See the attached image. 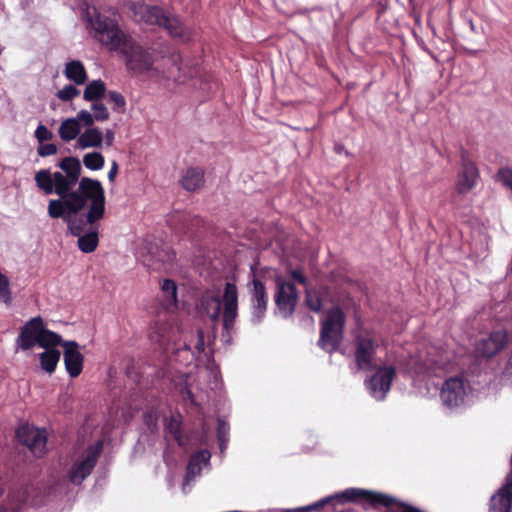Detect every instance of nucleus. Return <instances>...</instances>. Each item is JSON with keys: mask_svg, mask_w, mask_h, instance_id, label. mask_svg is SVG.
<instances>
[{"mask_svg": "<svg viewBox=\"0 0 512 512\" xmlns=\"http://www.w3.org/2000/svg\"><path fill=\"white\" fill-rule=\"evenodd\" d=\"M64 74L67 79L76 85H82L87 80V73L83 63L79 60H72L66 63Z\"/></svg>", "mask_w": 512, "mask_h": 512, "instance_id": "obj_26", "label": "nucleus"}, {"mask_svg": "<svg viewBox=\"0 0 512 512\" xmlns=\"http://www.w3.org/2000/svg\"><path fill=\"white\" fill-rule=\"evenodd\" d=\"M105 94H106V85L101 79H98V80H93L86 86L84 93H83V98L86 101H91L94 103V102H98L99 100H101L105 96Z\"/></svg>", "mask_w": 512, "mask_h": 512, "instance_id": "obj_32", "label": "nucleus"}, {"mask_svg": "<svg viewBox=\"0 0 512 512\" xmlns=\"http://www.w3.org/2000/svg\"><path fill=\"white\" fill-rule=\"evenodd\" d=\"M130 15L134 22L147 26L162 27L174 38L189 41L190 32L177 18H171L165 11L156 5H148L142 0L131 1L128 5Z\"/></svg>", "mask_w": 512, "mask_h": 512, "instance_id": "obj_4", "label": "nucleus"}, {"mask_svg": "<svg viewBox=\"0 0 512 512\" xmlns=\"http://www.w3.org/2000/svg\"><path fill=\"white\" fill-rule=\"evenodd\" d=\"M377 345L367 337H357L355 339V364L357 370L373 371L376 369L375 354Z\"/></svg>", "mask_w": 512, "mask_h": 512, "instance_id": "obj_15", "label": "nucleus"}, {"mask_svg": "<svg viewBox=\"0 0 512 512\" xmlns=\"http://www.w3.org/2000/svg\"><path fill=\"white\" fill-rule=\"evenodd\" d=\"M177 284L172 279H164L161 284L164 306L167 309L176 308L178 304Z\"/></svg>", "mask_w": 512, "mask_h": 512, "instance_id": "obj_28", "label": "nucleus"}, {"mask_svg": "<svg viewBox=\"0 0 512 512\" xmlns=\"http://www.w3.org/2000/svg\"><path fill=\"white\" fill-rule=\"evenodd\" d=\"M497 180L512 191V169L501 168L497 173Z\"/></svg>", "mask_w": 512, "mask_h": 512, "instance_id": "obj_42", "label": "nucleus"}, {"mask_svg": "<svg viewBox=\"0 0 512 512\" xmlns=\"http://www.w3.org/2000/svg\"><path fill=\"white\" fill-rule=\"evenodd\" d=\"M103 139H105V143L108 147L112 146L115 139V133L112 129H106L105 134H103Z\"/></svg>", "mask_w": 512, "mask_h": 512, "instance_id": "obj_49", "label": "nucleus"}, {"mask_svg": "<svg viewBox=\"0 0 512 512\" xmlns=\"http://www.w3.org/2000/svg\"><path fill=\"white\" fill-rule=\"evenodd\" d=\"M250 288L251 323L260 324L267 311L268 295L264 283L253 276Z\"/></svg>", "mask_w": 512, "mask_h": 512, "instance_id": "obj_13", "label": "nucleus"}, {"mask_svg": "<svg viewBox=\"0 0 512 512\" xmlns=\"http://www.w3.org/2000/svg\"><path fill=\"white\" fill-rule=\"evenodd\" d=\"M512 495L506 494L498 489V491L490 498V506L488 512H511Z\"/></svg>", "mask_w": 512, "mask_h": 512, "instance_id": "obj_27", "label": "nucleus"}, {"mask_svg": "<svg viewBox=\"0 0 512 512\" xmlns=\"http://www.w3.org/2000/svg\"><path fill=\"white\" fill-rule=\"evenodd\" d=\"M34 136L39 143H43L44 141L52 139L53 133L50 130H48V128L45 125L40 123L35 130Z\"/></svg>", "mask_w": 512, "mask_h": 512, "instance_id": "obj_43", "label": "nucleus"}, {"mask_svg": "<svg viewBox=\"0 0 512 512\" xmlns=\"http://www.w3.org/2000/svg\"><path fill=\"white\" fill-rule=\"evenodd\" d=\"M181 395L184 400H189L192 404L196 405L194 395L187 386L181 389Z\"/></svg>", "mask_w": 512, "mask_h": 512, "instance_id": "obj_48", "label": "nucleus"}, {"mask_svg": "<svg viewBox=\"0 0 512 512\" xmlns=\"http://www.w3.org/2000/svg\"><path fill=\"white\" fill-rule=\"evenodd\" d=\"M92 37L110 52H117L132 36L119 25L116 13L105 14L96 8L88 9L85 16Z\"/></svg>", "mask_w": 512, "mask_h": 512, "instance_id": "obj_3", "label": "nucleus"}, {"mask_svg": "<svg viewBox=\"0 0 512 512\" xmlns=\"http://www.w3.org/2000/svg\"><path fill=\"white\" fill-rule=\"evenodd\" d=\"M118 169H119V167H118L117 162L116 161H112L111 168H110V170L108 172V175H107L108 176V180L110 182H114L115 177H116V175L118 173Z\"/></svg>", "mask_w": 512, "mask_h": 512, "instance_id": "obj_50", "label": "nucleus"}, {"mask_svg": "<svg viewBox=\"0 0 512 512\" xmlns=\"http://www.w3.org/2000/svg\"><path fill=\"white\" fill-rule=\"evenodd\" d=\"M16 437L19 442L26 446L36 457L44 454L47 443L45 429H40L28 424L21 425L16 429Z\"/></svg>", "mask_w": 512, "mask_h": 512, "instance_id": "obj_11", "label": "nucleus"}, {"mask_svg": "<svg viewBox=\"0 0 512 512\" xmlns=\"http://www.w3.org/2000/svg\"><path fill=\"white\" fill-rule=\"evenodd\" d=\"M204 182V171L199 167L188 168L180 180L181 186L190 192L201 188Z\"/></svg>", "mask_w": 512, "mask_h": 512, "instance_id": "obj_24", "label": "nucleus"}, {"mask_svg": "<svg viewBox=\"0 0 512 512\" xmlns=\"http://www.w3.org/2000/svg\"><path fill=\"white\" fill-rule=\"evenodd\" d=\"M335 149H336V152H337V153H340V151L343 149V146L336 145V146H335Z\"/></svg>", "mask_w": 512, "mask_h": 512, "instance_id": "obj_52", "label": "nucleus"}, {"mask_svg": "<svg viewBox=\"0 0 512 512\" xmlns=\"http://www.w3.org/2000/svg\"><path fill=\"white\" fill-rule=\"evenodd\" d=\"M469 26H470L471 31H473V32H477V31H476V27H475V25H474V23H473V21H472V20H470V21H469Z\"/></svg>", "mask_w": 512, "mask_h": 512, "instance_id": "obj_51", "label": "nucleus"}, {"mask_svg": "<svg viewBox=\"0 0 512 512\" xmlns=\"http://www.w3.org/2000/svg\"><path fill=\"white\" fill-rule=\"evenodd\" d=\"M103 133L97 127L87 128L77 138V147L80 149L101 147Z\"/></svg>", "mask_w": 512, "mask_h": 512, "instance_id": "obj_25", "label": "nucleus"}, {"mask_svg": "<svg viewBox=\"0 0 512 512\" xmlns=\"http://www.w3.org/2000/svg\"><path fill=\"white\" fill-rule=\"evenodd\" d=\"M507 343L505 331H494L488 337H484L476 344V351L479 355L492 358L499 353Z\"/></svg>", "mask_w": 512, "mask_h": 512, "instance_id": "obj_20", "label": "nucleus"}, {"mask_svg": "<svg viewBox=\"0 0 512 512\" xmlns=\"http://www.w3.org/2000/svg\"><path fill=\"white\" fill-rule=\"evenodd\" d=\"M109 100L113 103V110L119 113L125 111L126 100L124 96L115 90H111L108 92Z\"/></svg>", "mask_w": 512, "mask_h": 512, "instance_id": "obj_37", "label": "nucleus"}, {"mask_svg": "<svg viewBox=\"0 0 512 512\" xmlns=\"http://www.w3.org/2000/svg\"><path fill=\"white\" fill-rule=\"evenodd\" d=\"M229 430L230 427L226 421L223 419H218L217 421V440L219 444V449L221 453H224L228 442H229Z\"/></svg>", "mask_w": 512, "mask_h": 512, "instance_id": "obj_36", "label": "nucleus"}, {"mask_svg": "<svg viewBox=\"0 0 512 512\" xmlns=\"http://www.w3.org/2000/svg\"><path fill=\"white\" fill-rule=\"evenodd\" d=\"M346 317L338 306L327 311L325 320L321 323L320 338L318 346L327 353L338 350L343 339V330Z\"/></svg>", "mask_w": 512, "mask_h": 512, "instance_id": "obj_5", "label": "nucleus"}, {"mask_svg": "<svg viewBox=\"0 0 512 512\" xmlns=\"http://www.w3.org/2000/svg\"><path fill=\"white\" fill-rule=\"evenodd\" d=\"M64 348L65 369L71 378L79 376L83 369V355L79 351V345L76 341L65 340L62 343Z\"/></svg>", "mask_w": 512, "mask_h": 512, "instance_id": "obj_19", "label": "nucleus"}, {"mask_svg": "<svg viewBox=\"0 0 512 512\" xmlns=\"http://www.w3.org/2000/svg\"><path fill=\"white\" fill-rule=\"evenodd\" d=\"M177 217L183 223V228L186 230L185 233H188L192 230V227L198 226L201 223V219L198 217L192 218L189 214H178L175 217H172L171 222Z\"/></svg>", "mask_w": 512, "mask_h": 512, "instance_id": "obj_38", "label": "nucleus"}, {"mask_svg": "<svg viewBox=\"0 0 512 512\" xmlns=\"http://www.w3.org/2000/svg\"><path fill=\"white\" fill-rule=\"evenodd\" d=\"M91 109L94 112L93 115L96 121L103 122L109 119V111L103 103L94 102L91 106Z\"/></svg>", "mask_w": 512, "mask_h": 512, "instance_id": "obj_40", "label": "nucleus"}, {"mask_svg": "<svg viewBox=\"0 0 512 512\" xmlns=\"http://www.w3.org/2000/svg\"><path fill=\"white\" fill-rule=\"evenodd\" d=\"M64 341L62 340V337L57 334L56 332H53L51 330L46 329L44 326L42 327V331L40 334V339L38 342V345L45 350L56 348V346L61 345Z\"/></svg>", "mask_w": 512, "mask_h": 512, "instance_id": "obj_33", "label": "nucleus"}, {"mask_svg": "<svg viewBox=\"0 0 512 512\" xmlns=\"http://www.w3.org/2000/svg\"><path fill=\"white\" fill-rule=\"evenodd\" d=\"M84 166L91 171H98L104 167L105 158L100 152H90L83 156Z\"/></svg>", "mask_w": 512, "mask_h": 512, "instance_id": "obj_34", "label": "nucleus"}, {"mask_svg": "<svg viewBox=\"0 0 512 512\" xmlns=\"http://www.w3.org/2000/svg\"><path fill=\"white\" fill-rule=\"evenodd\" d=\"M305 305L315 313H320L322 311V298L316 289L306 288Z\"/></svg>", "mask_w": 512, "mask_h": 512, "instance_id": "obj_35", "label": "nucleus"}, {"mask_svg": "<svg viewBox=\"0 0 512 512\" xmlns=\"http://www.w3.org/2000/svg\"><path fill=\"white\" fill-rule=\"evenodd\" d=\"M274 298L279 314L285 319L292 316L298 298L295 285L286 281H278Z\"/></svg>", "mask_w": 512, "mask_h": 512, "instance_id": "obj_14", "label": "nucleus"}, {"mask_svg": "<svg viewBox=\"0 0 512 512\" xmlns=\"http://www.w3.org/2000/svg\"><path fill=\"white\" fill-rule=\"evenodd\" d=\"M43 324V320L40 316L34 317L26 322L21 327L19 336L16 340L18 347L27 351L36 344L38 345Z\"/></svg>", "mask_w": 512, "mask_h": 512, "instance_id": "obj_17", "label": "nucleus"}, {"mask_svg": "<svg viewBox=\"0 0 512 512\" xmlns=\"http://www.w3.org/2000/svg\"><path fill=\"white\" fill-rule=\"evenodd\" d=\"M81 132V125L77 122V119L73 117L65 119L59 127V136L65 141L69 142L76 139Z\"/></svg>", "mask_w": 512, "mask_h": 512, "instance_id": "obj_29", "label": "nucleus"}, {"mask_svg": "<svg viewBox=\"0 0 512 512\" xmlns=\"http://www.w3.org/2000/svg\"><path fill=\"white\" fill-rule=\"evenodd\" d=\"M223 300L218 294L205 293L200 298L199 306L206 313V315L212 320L216 321L219 319L221 314Z\"/></svg>", "mask_w": 512, "mask_h": 512, "instance_id": "obj_23", "label": "nucleus"}, {"mask_svg": "<svg viewBox=\"0 0 512 512\" xmlns=\"http://www.w3.org/2000/svg\"><path fill=\"white\" fill-rule=\"evenodd\" d=\"M146 417H147V423H149V420L151 419V415L150 414H146ZM150 426V424H148Z\"/></svg>", "mask_w": 512, "mask_h": 512, "instance_id": "obj_53", "label": "nucleus"}, {"mask_svg": "<svg viewBox=\"0 0 512 512\" xmlns=\"http://www.w3.org/2000/svg\"><path fill=\"white\" fill-rule=\"evenodd\" d=\"M116 53L123 57L126 69L133 75H145L154 70L153 55L133 36Z\"/></svg>", "mask_w": 512, "mask_h": 512, "instance_id": "obj_6", "label": "nucleus"}, {"mask_svg": "<svg viewBox=\"0 0 512 512\" xmlns=\"http://www.w3.org/2000/svg\"><path fill=\"white\" fill-rule=\"evenodd\" d=\"M205 348V337L204 331L202 329H197L196 333V343L194 348L192 349L190 344L184 343L181 347L177 348L175 351L176 357H180L182 354H185L183 362L188 364L192 362L197 356H200L204 352Z\"/></svg>", "mask_w": 512, "mask_h": 512, "instance_id": "obj_22", "label": "nucleus"}, {"mask_svg": "<svg viewBox=\"0 0 512 512\" xmlns=\"http://www.w3.org/2000/svg\"><path fill=\"white\" fill-rule=\"evenodd\" d=\"M176 259V253L168 246H158L156 243L147 242V259L144 265L153 270L161 269L164 264H171Z\"/></svg>", "mask_w": 512, "mask_h": 512, "instance_id": "obj_18", "label": "nucleus"}, {"mask_svg": "<svg viewBox=\"0 0 512 512\" xmlns=\"http://www.w3.org/2000/svg\"><path fill=\"white\" fill-rule=\"evenodd\" d=\"M290 275L293 278V280H295L299 284H302V285H306L307 284V278L302 273V271L300 269H293V270H291L290 271Z\"/></svg>", "mask_w": 512, "mask_h": 512, "instance_id": "obj_46", "label": "nucleus"}, {"mask_svg": "<svg viewBox=\"0 0 512 512\" xmlns=\"http://www.w3.org/2000/svg\"><path fill=\"white\" fill-rule=\"evenodd\" d=\"M477 53H478V51H477V50H472V51L470 52V54H472V55H476Z\"/></svg>", "mask_w": 512, "mask_h": 512, "instance_id": "obj_54", "label": "nucleus"}, {"mask_svg": "<svg viewBox=\"0 0 512 512\" xmlns=\"http://www.w3.org/2000/svg\"><path fill=\"white\" fill-rule=\"evenodd\" d=\"M103 441L98 440L89 445L82 456L73 462L69 471L68 479L74 485H80L92 473L98 458L102 452Z\"/></svg>", "mask_w": 512, "mask_h": 512, "instance_id": "obj_8", "label": "nucleus"}, {"mask_svg": "<svg viewBox=\"0 0 512 512\" xmlns=\"http://www.w3.org/2000/svg\"><path fill=\"white\" fill-rule=\"evenodd\" d=\"M460 159L461 169L457 176L456 188L460 194H466L476 187L480 173L465 149H461Z\"/></svg>", "mask_w": 512, "mask_h": 512, "instance_id": "obj_12", "label": "nucleus"}, {"mask_svg": "<svg viewBox=\"0 0 512 512\" xmlns=\"http://www.w3.org/2000/svg\"><path fill=\"white\" fill-rule=\"evenodd\" d=\"M169 62L179 72V76L176 78L178 82H183L185 78H191L196 74L188 64H184L183 57L179 52H172L169 56Z\"/></svg>", "mask_w": 512, "mask_h": 512, "instance_id": "obj_30", "label": "nucleus"}, {"mask_svg": "<svg viewBox=\"0 0 512 512\" xmlns=\"http://www.w3.org/2000/svg\"><path fill=\"white\" fill-rule=\"evenodd\" d=\"M57 166L61 171L51 173L42 169L35 174L37 187L45 195L55 193L57 199L48 202V215L60 216L64 208L75 210L86 207L88 202L105 198L101 182L89 177L80 178L82 166L76 157H64Z\"/></svg>", "mask_w": 512, "mask_h": 512, "instance_id": "obj_1", "label": "nucleus"}, {"mask_svg": "<svg viewBox=\"0 0 512 512\" xmlns=\"http://www.w3.org/2000/svg\"><path fill=\"white\" fill-rule=\"evenodd\" d=\"M61 353L57 348H51L47 349L44 352L40 353L39 359H40V365L41 368L49 373L52 374L56 366L60 360Z\"/></svg>", "mask_w": 512, "mask_h": 512, "instance_id": "obj_31", "label": "nucleus"}, {"mask_svg": "<svg viewBox=\"0 0 512 512\" xmlns=\"http://www.w3.org/2000/svg\"><path fill=\"white\" fill-rule=\"evenodd\" d=\"M469 384L463 377L453 376L447 378L440 390L442 405L453 411L465 405Z\"/></svg>", "mask_w": 512, "mask_h": 512, "instance_id": "obj_9", "label": "nucleus"}, {"mask_svg": "<svg viewBox=\"0 0 512 512\" xmlns=\"http://www.w3.org/2000/svg\"><path fill=\"white\" fill-rule=\"evenodd\" d=\"M211 453L207 449L194 453L188 462L183 488L201 474L202 468L210 465Z\"/></svg>", "mask_w": 512, "mask_h": 512, "instance_id": "obj_21", "label": "nucleus"}, {"mask_svg": "<svg viewBox=\"0 0 512 512\" xmlns=\"http://www.w3.org/2000/svg\"><path fill=\"white\" fill-rule=\"evenodd\" d=\"M238 317V289L234 283L227 282L223 292V314L221 341L226 345L233 343V333Z\"/></svg>", "mask_w": 512, "mask_h": 512, "instance_id": "obj_7", "label": "nucleus"}, {"mask_svg": "<svg viewBox=\"0 0 512 512\" xmlns=\"http://www.w3.org/2000/svg\"><path fill=\"white\" fill-rule=\"evenodd\" d=\"M86 207L75 210L64 208L60 216L49 215L52 219H62L68 232L78 238L77 245L83 253H92L99 243V221L105 215V198L90 201L87 212L80 214Z\"/></svg>", "mask_w": 512, "mask_h": 512, "instance_id": "obj_2", "label": "nucleus"}, {"mask_svg": "<svg viewBox=\"0 0 512 512\" xmlns=\"http://www.w3.org/2000/svg\"><path fill=\"white\" fill-rule=\"evenodd\" d=\"M167 431L173 436V438L178 442L179 445L181 443V431H180V422H178L175 418H171L166 426Z\"/></svg>", "mask_w": 512, "mask_h": 512, "instance_id": "obj_41", "label": "nucleus"}, {"mask_svg": "<svg viewBox=\"0 0 512 512\" xmlns=\"http://www.w3.org/2000/svg\"><path fill=\"white\" fill-rule=\"evenodd\" d=\"M80 91L72 84L64 86L63 89L57 92V97L64 102L71 101L74 97L78 96Z\"/></svg>", "mask_w": 512, "mask_h": 512, "instance_id": "obj_39", "label": "nucleus"}, {"mask_svg": "<svg viewBox=\"0 0 512 512\" xmlns=\"http://www.w3.org/2000/svg\"><path fill=\"white\" fill-rule=\"evenodd\" d=\"M365 494H367L366 489L348 488L342 492L324 497L310 505H307L306 508H307L308 512H312V511L320 510L325 505L333 503V502L344 504L347 502H358L359 500L365 501Z\"/></svg>", "mask_w": 512, "mask_h": 512, "instance_id": "obj_16", "label": "nucleus"}, {"mask_svg": "<svg viewBox=\"0 0 512 512\" xmlns=\"http://www.w3.org/2000/svg\"><path fill=\"white\" fill-rule=\"evenodd\" d=\"M395 373L393 366H382L375 369L374 374L364 381L368 394L376 401L385 400L391 389Z\"/></svg>", "mask_w": 512, "mask_h": 512, "instance_id": "obj_10", "label": "nucleus"}, {"mask_svg": "<svg viewBox=\"0 0 512 512\" xmlns=\"http://www.w3.org/2000/svg\"><path fill=\"white\" fill-rule=\"evenodd\" d=\"M74 119H77V122L80 123V122H83V124L85 126H87L88 128H92L91 126L93 125L94 121H95V118H94V115L91 114L89 111L87 110H81L78 112L77 116L76 117H73Z\"/></svg>", "mask_w": 512, "mask_h": 512, "instance_id": "obj_44", "label": "nucleus"}, {"mask_svg": "<svg viewBox=\"0 0 512 512\" xmlns=\"http://www.w3.org/2000/svg\"><path fill=\"white\" fill-rule=\"evenodd\" d=\"M20 509L19 501H9L7 505H0V512H18Z\"/></svg>", "mask_w": 512, "mask_h": 512, "instance_id": "obj_47", "label": "nucleus"}, {"mask_svg": "<svg viewBox=\"0 0 512 512\" xmlns=\"http://www.w3.org/2000/svg\"><path fill=\"white\" fill-rule=\"evenodd\" d=\"M38 155L41 157L51 156L57 153V146L53 143H41L37 149Z\"/></svg>", "mask_w": 512, "mask_h": 512, "instance_id": "obj_45", "label": "nucleus"}]
</instances>
